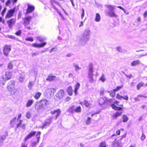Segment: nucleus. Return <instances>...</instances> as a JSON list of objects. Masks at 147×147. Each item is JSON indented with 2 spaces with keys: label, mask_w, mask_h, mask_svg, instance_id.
Instances as JSON below:
<instances>
[{
  "label": "nucleus",
  "mask_w": 147,
  "mask_h": 147,
  "mask_svg": "<svg viewBox=\"0 0 147 147\" xmlns=\"http://www.w3.org/2000/svg\"><path fill=\"white\" fill-rule=\"evenodd\" d=\"M12 75L11 72L9 71H6L5 76H2L0 79V83L3 85H5L7 80L10 79L12 78Z\"/></svg>",
  "instance_id": "nucleus-1"
},
{
  "label": "nucleus",
  "mask_w": 147,
  "mask_h": 147,
  "mask_svg": "<svg viewBox=\"0 0 147 147\" xmlns=\"http://www.w3.org/2000/svg\"><path fill=\"white\" fill-rule=\"evenodd\" d=\"M48 101L45 99H42L37 102L35 105V108L37 110H40L47 105Z\"/></svg>",
  "instance_id": "nucleus-2"
},
{
  "label": "nucleus",
  "mask_w": 147,
  "mask_h": 147,
  "mask_svg": "<svg viewBox=\"0 0 147 147\" xmlns=\"http://www.w3.org/2000/svg\"><path fill=\"white\" fill-rule=\"evenodd\" d=\"M64 94V92L63 90H60L55 94V100H58L61 99L63 97Z\"/></svg>",
  "instance_id": "nucleus-3"
},
{
  "label": "nucleus",
  "mask_w": 147,
  "mask_h": 147,
  "mask_svg": "<svg viewBox=\"0 0 147 147\" xmlns=\"http://www.w3.org/2000/svg\"><path fill=\"white\" fill-rule=\"evenodd\" d=\"M27 8L25 13V15H27L32 13L35 9V7L34 5H32L29 3L27 4Z\"/></svg>",
  "instance_id": "nucleus-4"
},
{
  "label": "nucleus",
  "mask_w": 147,
  "mask_h": 147,
  "mask_svg": "<svg viewBox=\"0 0 147 147\" xmlns=\"http://www.w3.org/2000/svg\"><path fill=\"white\" fill-rule=\"evenodd\" d=\"M11 46L8 45H5L3 48V52L4 55L6 56H8L9 53L11 51Z\"/></svg>",
  "instance_id": "nucleus-5"
},
{
  "label": "nucleus",
  "mask_w": 147,
  "mask_h": 147,
  "mask_svg": "<svg viewBox=\"0 0 147 147\" xmlns=\"http://www.w3.org/2000/svg\"><path fill=\"white\" fill-rule=\"evenodd\" d=\"M15 11V8L8 10L6 13L5 16V18L6 19H9L13 16Z\"/></svg>",
  "instance_id": "nucleus-6"
},
{
  "label": "nucleus",
  "mask_w": 147,
  "mask_h": 147,
  "mask_svg": "<svg viewBox=\"0 0 147 147\" xmlns=\"http://www.w3.org/2000/svg\"><path fill=\"white\" fill-rule=\"evenodd\" d=\"M16 22V18H13L7 20L6 22L9 28H11L15 24Z\"/></svg>",
  "instance_id": "nucleus-7"
},
{
  "label": "nucleus",
  "mask_w": 147,
  "mask_h": 147,
  "mask_svg": "<svg viewBox=\"0 0 147 147\" xmlns=\"http://www.w3.org/2000/svg\"><path fill=\"white\" fill-rule=\"evenodd\" d=\"M32 19V17L31 16H28L25 17L23 19V24L26 26L28 25L30 21Z\"/></svg>",
  "instance_id": "nucleus-8"
},
{
  "label": "nucleus",
  "mask_w": 147,
  "mask_h": 147,
  "mask_svg": "<svg viewBox=\"0 0 147 147\" xmlns=\"http://www.w3.org/2000/svg\"><path fill=\"white\" fill-rule=\"evenodd\" d=\"M56 89L53 88H51L47 89L45 91L46 94L51 96L53 95L56 92Z\"/></svg>",
  "instance_id": "nucleus-9"
},
{
  "label": "nucleus",
  "mask_w": 147,
  "mask_h": 147,
  "mask_svg": "<svg viewBox=\"0 0 147 147\" xmlns=\"http://www.w3.org/2000/svg\"><path fill=\"white\" fill-rule=\"evenodd\" d=\"M36 134V132L35 131L30 132L25 137L24 140V141L25 142H26L30 138L34 136Z\"/></svg>",
  "instance_id": "nucleus-10"
},
{
  "label": "nucleus",
  "mask_w": 147,
  "mask_h": 147,
  "mask_svg": "<svg viewBox=\"0 0 147 147\" xmlns=\"http://www.w3.org/2000/svg\"><path fill=\"white\" fill-rule=\"evenodd\" d=\"M50 3L54 8L57 10V9L56 6H59L61 7L60 4L58 2L55 0H50Z\"/></svg>",
  "instance_id": "nucleus-11"
},
{
  "label": "nucleus",
  "mask_w": 147,
  "mask_h": 147,
  "mask_svg": "<svg viewBox=\"0 0 147 147\" xmlns=\"http://www.w3.org/2000/svg\"><path fill=\"white\" fill-rule=\"evenodd\" d=\"M14 85L15 81H11L8 83L7 88L9 90L12 91L14 88Z\"/></svg>",
  "instance_id": "nucleus-12"
},
{
  "label": "nucleus",
  "mask_w": 147,
  "mask_h": 147,
  "mask_svg": "<svg viewBox=\"0 0 147 147\" xmlns=\"http://www.w3.org/2000/svg\"><path fill=\"white\" fill-rule=\"evenodd\" d=\"M61 112V111L60 109H57L55 110L51 111L50 113L52 115H53L55 113L56 114L55 115V119H56L60 114Z\"/></svg>",
  "instance_id": "nucleus-13"
},
{
  "label": "nucleus",
  "mask_w": 147,
  "mask_h": 147,
  "mask_svg": "<svg viewBox=\"0 0 147 147\" xmlns=\"http://www.w3.org/2000/svg\"><path fill=\"white\" fill-rule=\"evenodd\" d=\"M41 134V132L40 131H38L37 132L36 136H38L37 138V141L33 142L32 143V146H34L36 145V144L39 143L40 139V135Z\"/></svg>",
  "instance_id": "nucleus-14"
},
{
  "label": "nucleus",
  "mask_w": 147,
  "mask_h": 147,
  "mask_svg": "<svg viewBox=\"0 0 147 147\" xmlns=\"http://www.w3.org/2000/svg\"><path fill=\"white\" fill-rule=\"evenodd\" d=\"M53 118L52 117H50L49 118L47 119V121H45L44 123L42 124L41 127L42 128H43L46 126H49L51 124L52 121V120Z\"/></svg>",
  "instance_id": "nucleus-15"
},
{
  "label": "nucleus",
  "mask_w": 147,
  "mask_h": 147,
  "mask_svg": "<svg viewBox=\"0 0 147 147\" xmlns=\"http://www.w3.org/2000/svg\"><path fill=\"white\" fill-rule=\"evenodd\" d=\"M47 44L46 42H44L40 44H37L34 43L32 44V46L33 47L36 48H41L45 46Z\"/></svg>",
  "instance_id": "nucleus-16"
},
{
  "label": "nucleus",
  "mask_w": 147,
  "mask_h": 147,
  "mask_svg": "<svg viewBox=\"0 0 147 147\" xmlns=\"http://www.w3.org/2000/svg\"><path fill=\"white\" fill-rule=\"evenodd\" d=\"M116 98L118 100H121L122 98L125 100H128V97L127 95L125 96H123L121 95L119 93H117L116 96Z\"/></svg>",
  "instance_id": "nucleus-17"
},
{
  "label": "nucleus",
  "mask_w": 147,
  "mask_h": 147,
  "mask_svg": "<svg viewBox=\"0 0 147 147\" xmlns=\"http://www.w3.org/2000/svg\"><path fill=\"white\" fill-rule=\"evenodd\" d=\"M122 113L121 112H116L112 116V118L113 119H116L118 117L121 116Z\"/></svg>",
  "instance_id": "nucleus-18"
},
{
  "label": "nucleus",
  "mask_w": 147,
  "mask_h": 147,
  "mask_svg": "<svg viewBox=\"0 0 147 147\" xmlns=\"http://www.w3.org/2000/svg\"><path fill=\"white\" fill-rule=\"evenodd\" d=\"M93 65L90 64L89 65L88 68V75H93Z\"/></svg>",
  "instance_id": "nucleus-19"
},
{
  "label": "nucleus",
  "mask_w": 147,
  "mask_h": 147,
  "mask_svg": "<svg viewBox=\"0 0 147 147\" xmlns=\"http://www.w3.org/2000/svg\"><path fill=\"white\" fill-rule=\"evenodd\" d=\"M67 91L69 95H72L73 93V90L72 87L71 86H69L68 87L67 89Z\"/></svg>",
  "instance_id": "nucleus-20"
},
{
  "label": "nucleus",
  "mask_w": 147,
  "mask_h": 147,
  "mask_svg": "<svg viewBox=\"0 0 147 147\" xmlns=\"http://www.w3.org/2000/svg\"><path fill=\"white\" fill-rule=\"evenodd\" d=\"M139 60L138 59L132 61L131 63V65L132 66H135L139 65L140 63Z\"/></svg>",
  "instance_id": "nucleus-21"
},
{
  "label": "nucleus",
  "mask_w": 147,
  "mask_h": 147,
  "mask_svg": "<svg viewBox=\"0 0 147 147\" xmlns=\"http://www.w3.org/2000/svg\"><path fill=\"white\" fill-rule=\"evenodd\" d=\"M145 86V84L143 82H140L136 85L137 89L138 90H140L141 87H144Z\"/></svg>",
  "instance_id": "nucleus-22"
},
{
  "label": "nucleus",
  "mask_w": 147,
  "mask_h": 147,
  "mask_svg": "<svg viewBox=\"0 0 147 147\" xmlns=\"http://www.w3.org/2000/svg\"><path fill=\"white\" fill-rule=\"evenodd\" d=\"M34 101L33 99H29L28 100L26 104V106L27 107H30L34 102Z\"/></svg>",
  "instance_id": "nucleus-23"
},
{
  "label": "nucleus",
  "mask_w": 147,
  "mask_h": 147,
  "mask_svg": "<svg viewBox=\"0 0 147 147\" xmlns=\"http://www.w3.org/2000/svg\"><path fill=\"white\" fill-rule=\"evenodd\" d=\"M80 84L79 82H77L76 83L75 85V88L74 90V92L75 94H77V91L78 89L79 88Z\"/></svg>",
  "instance_id": "nucleus-24"
},
{
  "label": "nucleus",
  "mask_w": 147,
  "mask_h": 147,
  "mask_svg": "<svg viewBox=\"0 0 147 147\" xmlns=\"http://www.w3.org/2000/svg\"><path fill=\"white\" fill-rule=\"evenodd\" d=\"M41 93L40 92H36L34 96V98L36 100L38 99L41 96Z\"/></svg>",
  "instance_id": "nucleus-25"
},
{
  "label": "nucleus",
  "mask_w": 147,
  "mask_h": 147,
  "mask_svg": "<svg viewBox=\"0 0 147 147\" xmlns=\"http://www.w3.org/2000/svg\"><path fill=\"white\" fill-rule=\"evenodd\" d=\"M67 111L70 113H74L75 112V106L74 105H73L70 107H69L67 110Z\"/></svg>",
  "instance_id": "nucleus-26"
},
{
  "label": "nucleus",
  "mask_w": 147,
  "mask_h": 147,
  "mask_svg": "<svg viewBox=\"0 0 147 147\" xmlns=\"http://www.w3.org/2000/svg\"><path fill=\"white\" fill-rule=\"evenodd\" d=\"M55 78V76L49 75L46 79V80L49 81H53Z\"/></svg>",
  "instance_id": "nucleus-27"
},
{
  "label": "nucleus",
  "mask_w": 147,
  "mask_h": 147,
  "mask_svg": "<svg viewBox=\"0 0 147 147\" xmlns=\"http://www.w3.org/2000/svg\"><path fill=\"white\" fill-rule=\"evenodd\" d=\"M90 34V31L89 30H86L85 31L82 35V36L83 38L86 37L87 36H89Z\"/></svg>",
  "instance_id": "nucleus-28"
},
{
  "label": "nucleus",
  "mask_w": 147,
  "mask_h": 147,
  "mask_svg": "<svg viewBox=\"0 0 147 147\" xmlns=\"http://www.w3.org/2000/svg\"><path fill=\"white\" fill-rule=\"evenodd\" d=\"M116 91L114 89L112 90H111L108 92L109 93L110 95L112 97H114L115 96Z\"/></svg>",
  "instance_id": "nucleus-29"
},
{
  "label": "nucleus",
  "mask_w": 147,
  "mask_h": 147,
  "mask_svg": "<svg viewBox=\"0 0 147 147\" xmlns=\"http://www.w3.org/2000/svg\"><path fill=\"white\" fill-rule=\"evenodd\" d=\"M100 20V16L98 13H96L95 20L96 22H99Z\"/></svg>",
  "instance_id": "nucleus-30"
},
{
  "label": "nucleus",
  "mask_w": 147,
  "mask_h": 147,
  "mask_svg": "<svg viewBox=\"0 0 147 147\" xmlns=\"http://www.w3.org/2000/svg\"><path fill=\"white\" fill-rule=\"evenodd\" d=\"M99 147H107L106 142L104 141L101 142L99 144Z\"/></svg>",
  "instance_id": "nucleus-31"
},
{
  "label": "nucleus",
  "mask_w": 147,
  "mask_h": 147,
  "mask_svg": "<svg viewBox=\"0 0 147 147\" xmlns=\"http://www.w3.org/2000/svg\"><path fill=\"white\" fill-rule=\"evenodd\" d=\"M13 64L11 62L8 63L7 65V68L8 69H11L13 68Z\"/></svg>",
  "instance_id": "nucleus-32"
},
{
  "label": "nucleus",
  "mask_w": 147,
  "mask_h": 147,
  "mask_svg": "<svg viewBox=\"0 0 147 147\" xmlns=\"http://www.w3.org/2000/svg\"><path fill=\"white\" fill-rule=\"evenodd\" d=\"M108 14L109 16L111 17H116L117 16V15L115 13L114 11H113L109 12Z\"/></svg>",
  "instance_id": "nucleus-33"
},
{
  "label": "nucleus",
  "mask_w": 147,
  "mask_h": 147,
  "mask_svg": "<svg viewBox=\"0 0 147 147\" xmlns=\"http://www.w3.org/2000/svg\"><path fill=\"white\" fill-rule=\"evenodd\" d=\"M84 104L87 107H90V106L91 105V104L86 100L84 101Z\"/></svg>",
  "instance_id": "nucleus-34"
},
{
  "label": "nucleus",
  "mask_w": 147,
  "mask_h": 147,
  "mask_svg": "<svg viewBox=\"0 0 147 147\" xmlns=\"http://www.w3.org/2000/svg\"><path fill=\"white\" fill-rule=\"evenodd\" d=\"M81 111V108L80 106H78L75 108V112L79 113Z\"/></svg>",
  "instance_id": "nucleus-35"
},
{
  "label": "nucleus",
  "mask_w": 147,
  "mask_h": 147,
  "mask_svg": "<svg viewBox=\"0 0 147 147\" xmlns=\"http://www.w3.org/2000/svg\"><path fill=\"white\" fill-rule=\"evenodd\" d=\"M123 121L124 122H126L128 119V117L125 115H123L122 116Z\"/></svg>",
  "instance_id": "nucleus-36"
},
{
  "label": "nucleus",
  "mask_w": 147,
  "mask_h": 147,
  "mask_svg": "<svg viewBox=\"0 0 147 147\" xmlns=\"http://www.w3.org/2000/svg\"><path fill=\"white\" fill-rule=\"evenodd\" d=\"M93 75H88L89 78V81L90 83H92L94 81L92 76Z\"/></svg>",
  "instance_id": "nucleus-37"
},
{
  "label": "nucleus",
  "mask_w": 147,
  "mask_h": 147,
  "mask_svg": "<svg viewBox=\"0 0 147 147\" xmlns=\"http://www.w3.org/2000/svg\"><path fill=\"white\" fill-rule=\"evenodd\" d=\"M123 87V85H122L120 86H118L116 87L114 89L116 91V92H117L119 91V90L121 89Z\"/></svg>",
  "instance_id": "nucleus-38"
},
{
  "label": "nucleus",
  "mask_w": 147,
  "mask_h": 147,
  "mask_svg": "<svg viewBox=\"0 0 147 147\" xmlns=\"http://www.w3.org/2000/svg\"><path fill=\"white\" fill-rule=\"evenodd\" d=\"M91 119L90 117H87V119L86 120L85 122L87 124H89L91 123Z\"/></svg>",
  "instance_id": "nucleus-39"
},
{
  "label": "nucleus",
  "mask_w": 147,
  "mask_h": 147,
  "mask_svg": "<svg viewBox=\"0 0 147 147\" xmlns=\"http://www.w3.org/2000/svg\"><path fill=\"white\" fill-rule=\"evenodd\" d=\"M33 83L32 82H29L28 84V88L30 89H31L32 87V86L33 85Z\"/></svg>",
  "instance_id": "nucleus-40"
},
{
  "label": "nucleus",
  "mask_w": 147,
  "mask_h": 147,
  "mask_svg": "<svg viewBox=\"0 0 147 147\" xmlns=\"http://www.w3.org/2000/svg\"><path fill=\"white\" fill-rule=\"evenodd\" d=\"M107 7L109 9V10L112 11L114 9V7L112 6L111 5H108L107 6Z\"/></svg>",
  "instance_id": "nucleus-41"
},
{
  "label": "nucleus",
  "mask_w": 147,
  "mask_h": 147,
  "mask_svg": "<svg viewBox=\"0 0 147 147\" xmlns=\"http://www.w3.org/2000/svg\"><path fill=\"white\" fill-rule=\"evenodd\" d=\"M99 80L103 82H104L105 80V78L103 74L101 75V77L99 78Z\"/></svg>",
  "instance_id": "nucleus-42"
},
{
  "label": "nucleus",
  "mask_w": 147,
  "mask_h": 147,
  "mask_svg": "<svg viewBox=\"0 0 147 147\" xmlns=\"http://www.w3.org/2000/svg\"><path fill=\"white\" fill-rule=\"evenodd\" d=\"M37 40L40 42H42L44 40V39L41 36H38L37 37Z\"/></svg>",
  "instance_id": "nucleus-43"
},
{
  "label": "nucleus",
  "mask_w": 147,
  "mask_h": 147,
  "mask_svg": "<svg viewBox=\"0 0 147 147\" xmlns=\"http://www.w3.org/2000/svg\"><path fill=\"white\" fill-rule=\"evenodd\" d=\"M21 33V30H19L15 33V34L17 36H20Z\"/></svg>",
  "instance_id": "nucleus-44"
},
{
  "label": "nucleus",
  "mask_w": 147,
  "mask_h": 147,
  "mask_svg": "<svg viewBox=\"0 0 147 147\" xmlns=\"http://www.w3.org/2000/svg\"><path fill=\"white\" fill-rule=\"evenodd\" d=\"M24 76L22 75H21L19 78V80L21 82H23L24 81Z\"/></svg>",
  "instance_id": "nucleus-45"
},
{
  "label": "nucleus",
  "mask_w": 147,
  "mask_h": 147,
  "mask_svg": "<svg viewBox=\"0 0 147 147\" xmlns=\"http://www.w3.org/2000/svg\"><path fill=\"white\" fill-rule=\"evenodd\" d=\"M82 13H81V18L83 19L84 15V10L83 8H82L81 9Z\"/></svg>",
  "instance_id": "nucleus-46"
},
{
  "label": "nucleus",
  "mask_w": 147,
  "mask_h": 147,
  "mask_svg": "<svg viewBox=\"0 0 147 147\" xmlns=\"http://www.w3.org/2000/svg\"><path fill=\"white\" fill-rule=\"evenodd\" d=\"M111 106L112 108L115 110H116L117 107V106H116L114 104H111Z\"/></svg>",
  "instance_id": "nucleus-47"
},
{
  "label": "nucleus",
  "mask_w": 147,
  "mask_h": 147,
  "mask_svg": "<svg viewBox=\"0 0 147 147\" xmlns=\"http://www.w3.org/2000/svg\"><path fill=\"white\" fill-rule=\"evenodd\" d=\"M26 40L27 41H30L31 42H32L33 41V39L32 37L27 38L26 39Z\"/></svg>",
  "instance_id": "nucleus-48"
},
{
  "label": "nucleus",
  "mask_w": 147,
  "mask_h": 147,
  "mask_svg": "<svg viewBox=\"0 0 147 147\" xmlns=\"http://www.w3.org/2000/svg\"><path fill=\"white\" fill-rule=\"evenodd\" d=\"M6 7L4 8L1 13V14L2 15V16H3L4 15V14L6 11Z\"/></svg>",
  "instance_id": "nucleus-49"
},
{
  "label": "nucleus",
  "mask_w": 147,
  "mask_h": 147,
  "mask_svg": "<svg viewBox=\"0 0 147 147\" xmlns=\"http://www.w3.org/2000/svg\"><path fill=\"white\" fill-rule=\"evenodd\" d=\"M22 16V13L21 12L19 11L18 16V19H20Z\"/></svg>",
  "instance_id": "nucleus-50"
},
{
  "label": "nucleus",
  "mask_w": 147,
  "mask_h": 147,
  "mask_svg": "<svg viewBox=\"0 0 147 147\" xmlns=\"http://www.w3.org/2000/svg\"><path fill=\"white\" fill-rule=\"evenodd\" d=\"M22 120H20V121L18 124L17 125V127L18 128L20 126V125L22 123Z\"/></svg>",
  "instance_id": "nucleus-51"
},
{
  "label": "nucleus",
  "mask_w": 147,
  "mask_h": 147,
  "mask_svg": "<svg viewBox=\"0 0 147 147\" xmlns=\"http://www.w3.org/2000/svg\"><path fill=\"white\" fill-rule=\"evenodd\" d=\"M137 55L138 57H142L145 56V55H146V54H141L140 53H139L138 54H137Z\"/></svg>",
  "instance_id": "nucleus-52"
},
{
  "label": "nucleus",
  "mask_w": 147,
  "mask_h": 147,
  "mask_svg": "<svg viewBox=\"0 0 147 147\" xmlns=\"http://www.w3.org/2000/svg\"><path fill=\"white\" fill-rule=\"evenodd\" d=\"M145 138L146 137L145 135L143 133H142L141 137V140H142L143 141L145 139Z\"/></svg>",
  "instance_id": "nucleus-53"
},
{
  "label": "nucleus",
  "mask_w": 147,
  "mask_h": 147,
  "mask_svg": "<svg viewBox=\"0 0 147 147\" xmlns=\"http://www.w3.org/2000/svg\"><path fill=\"white\" fill-rule=\"evenodd\" d=\"M116 49L119 52H122V49L121 47H117L116 48Z\"/></svg>",
  "instance_id": "nucleus-54"
},
{
  "label": "nucleus",
  "mask_w": 147,
  "mask_h": 147,
  "mask_svg": "<svg viewBox=\"0 0 147 147\" xmlns=\"http://www.w3.org/2000/svg\"><path fill=\"white\" fill-rule=\"evenodd\" d=\"M125 76L127 78L129 79H130L133 77V76L131 74H129V75L125 74Z\"/></svg>",
  "instance_id": "nucleus-55"
},
{
  "label": "nucleus",
  "mask_w": 147,
  "mask_h": 147,
  "mask_svg": "<svg viewBox=\"0 0 147 147\" xmlns=\"http://www.w3.org/2000/svg\"><path fill=\"white\" fill-rule=\"evenodd\" d=\"M11 2L10 0H8L5 3V5L8 6L10 4Z\"/></svg>",
  "instance_id": "nucleus-56"
},
{
  "label": "nucleus",
  "mask_w": 147,
  "mask_h": 147,
  "mask_svg": "<svg viewBox=\"0 0 147 147\" xmlns=\"http://www.w3.org/2000/svg\"><path fill=\"white\" fill-rule=\"evenodd\" d=\"M122 110V107H121L117 106L115 110L120 111V110Z\"/></svg>",
  "instance_id": "nucleus-57"
},
{
  "label": "nucleus",
  "mask_w": 147,
  "mask_h": 147,
  "mask_svg": "<svg viewBox=\"0 0 147 147\" xmlns=\"http://www.w3.org/2000/svg\"><path fill=\"white\" fill-rule=\"evenodd\" d=\"M31 116V115L30 113H27L26 114V117L27 118H29Z\"/></svg>",
  "instance_id": "nucleus-58"
},
{
  "label": "nucleus",
  "mask_w": 147,
  "mask_h": 147,
  "mask_svg": "<svg viewBox=\"0 0 147 147\" xmlns=\"http://www.w3.org/2000/svg\"><path fill=\"white\" fill-rule=\"evenodd\" d=\"M143 16L144 18H146L147 16V11H146L143 14Z\"/></svg>",
  "instance_id": "nucleus-59"
},
{
  "label": "nucleus",
  "mask_w": 147,
  "mask_h": 147,
  "mask_svg": "<svg viewBox=\"0 0 147 147\" xmlns=\"http://www.w3.org/2000/svg\"><path fill=\"white\" fill-rule=\"evenodd\" d=\"M117 7L120 9H122V10L124 12H125V10L124 8H123L122 7L120 6H118Z\"/></svg>",
  "instance_id": "nucleus-60"
},
{
  "label": "nucleus",
  "mask_w": 147,
  "mask_h": 147,
  "mask_svg": "<svg viewBox=\"0 0 147 147\" xmlns=\"http://www.w3.org/2000/svg\"><path fill=\"white\" fill-rule=\"evenodd\" d=\"M120 130H118L116 131V134L117 135H120Z\"/></svg>",
  "instance_id": "nucleus-61"
},
{
  "label": "nucleus",
  "mask_w": 147,
  "mask_h": 147,
  "mask_svg": "<svg viewBox=\"0 0 147 147\" xmlns=\"http://www.w3.org/2000/svg\"><path fill=\"white\" fill-rule=\"evenodd\" d=\"M2 22L3 23H5V22L4 20H3L1 17H0V22Z\"/></svg>",
  "instance_id": "nucleus-62"
},
{
  "label": "nucleus",
  "mask_w": 147,
  "mask_h": 147,
  "mask_svg": "<svg viewBox=\"0 0 147 147\" xmlns=\"http://www.w3.org/2000/svg\"><path fill=\"white\" fill-rule=\"evenodd\" d=\"M21 147H27V145L24 143H22Z\"/></svg>",
  "instance_id": "nucleus-63"
},
{
  "label": "nucleus",
  "mask_w": 147,
  "mask_h": 147,
  "mask_svg": "<svg viewBox=\"0 0 147 147\" xmlns=\"http://www.w3.org/2000/svg\"><path fill=\"white\" fill-rule=\"evenodd\" d=\"M126 133H125L124 134H123V135H122L121 136V138L123 139V138H125L126 137Z\"/></svg>",
  "instance_id": "nucleus-64"
}]
</instances>
